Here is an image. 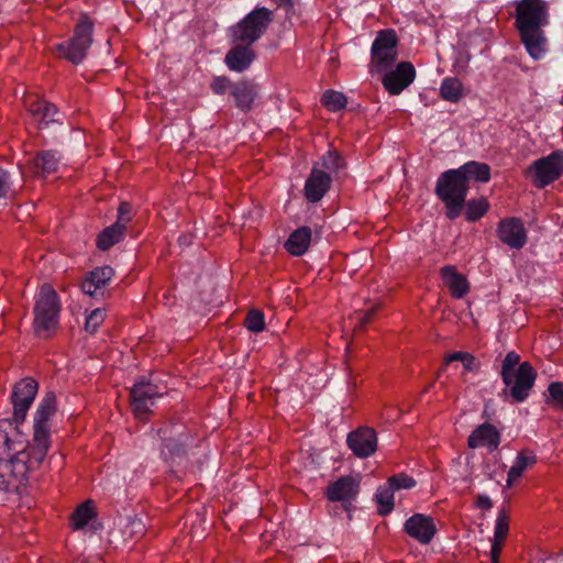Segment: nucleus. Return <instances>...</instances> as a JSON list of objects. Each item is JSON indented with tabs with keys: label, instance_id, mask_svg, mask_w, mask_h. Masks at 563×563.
<instances>
[{
	"label": "nucleus",
	"instance_id": "f257e3e1",
	"mask_svg": "<svg viewBox=\"0 0 563 563\" xmlns=\"http://www.w3.org/2000/svg\"><path fill=\"white\" fill-rule=\"evenodd\" d=\"M44 460L10 420H0V490L18 492Z\"/></svg>",
	"mask_w": 563,
	"mask_h": 563
},
{
	"label": "nucleus",
	"instance_id": "f03ea898",
	"mask_svg": "<svg viewBox=\"0 0 563 563\" xmlns=\"http://www.w3.org/2000/svg\"><path fill=\"white\" fill-rule=\"evenodd\" d=\"M515 8V26L521 43L533 59L542 58L548 46L543 27L549 24L550 19L547 1L517 0Z\"/></svg>",
	"mask_w": 563,
	"mask_h": 563
},
{
	"label": "nucleus",
	"instance_id": "7ed1b4c3",
	"mask_svg": "<svg viewBox=\"0 0 563 563\" xmlns=\"http://www.w3.org/2000/svg\"><path fill=\"white\" fill-rule=\"evenodd\" d=\"M60 310L62 305L58 294L52 285L43 284L35 295L33 308V328L36 336L47 339L56 332Z\"/></svg>",
	"mask_w": 563,
	"mask_h": 563
},
{
	"label": "nucleus",
	"instance_id": "20e7f679",
	"mask_svg": "<svg viewBox=\"0 0 563 563\" xmlns=\"http://www.w3.org/2000/svg\"><path fill=\"white\" fill-rule=\"evenodd\" d=\"M470 186L457 168L443 172L437 179L434 192L445 206V217L459 218L464 209Z\"/></svg>",
	"mask_w": 563,
	"mask_h": 563
},
{
	"label": "nucleus",
	"instance_id": "39448f33",
	"mask_svg": "<svg viewBox=\"0 0 563 563\" xmlns=\"http://www.w3.org/2000/svg\"><path fill=\"white\" fill-rule=\"evenodd\" d=\"M56 395L54 391H47L41 399L34 413L33 438L31 450H37V457H46L51 446V419L57 411Z\"/></svg>",
	"mask_w": 563,
	"mask_h": 563
},
{
	"label": "nucleus",
	"instance_id": "423d86ee",
	"mask_svg": "<svg viewBox=\"0 0 563 563\" xmlns=\"http://www.w3.org/2000/svg\"><path fill=\"white\" fill-rule=\"evenodd\" d=\"M95 23L87 13H80L74 29V35L68 41L55 45L60 57L74 65L80 64L87 56L92 44Z\"/></svg>",
	"mask_w": 563,
	"mask_h": 563
},
{
	"label": "nucleus",
	"instance_id": "0eeeda50",
	"mask_svg": "<svg viewBox=\"0 0 563 563\" xmlns=\"http://www.w3.org/2000/svg\"><path fill=\"white\" fill-rule=\"evenodd\" d=\"M273 21V11L267 8H255L241 21L229 29L231 43L253 45L258 41Z\"/></svg>",
	"mask_w": 563,
	"mask_h": 563
},
{
	"label": "nucleus",
	"instance_id": "6e6552de",
	"mask_svg": "<svg viewBox=\"0 0 563 563\" xmlns=\"http://www.w3.org/2000/svg\"><path fill=\"white\" fill-rule=\"evenodd\" d=\"M398 36L394 29L377 32L371 47V71L383 74L395 64L398 52Z\"/></svg>",
	"mask_w": 563,
	"mask_h": 563
},
{
	"label": "nucleus",
	"instance_id": "1a4fd4ad",
	"mask_svg": "<svg viewBox=\"0 0 563 563\" xmlns=\"http://www.w3.org/2000/svg\"><path fill=\"white\" fill-rule=\"evenodd\" d=\"M526 175L532 184L542 189L563 175V151H553L548 156L536 159L528 166Z\"/></svg>",
	"mask_w": 563,
	"mask_h": 563
},
{
	"label": "nucleus",
	"instance_id": "9d476101",
	"mask_svg": "<svg viewBox=\"0 0 563 563\" xmlns=\"http://www.w3.org/2000/svg\"><path fill=\"white\" fill-rule=\"evenodd\" d=\"M537 379V372L529 362H522L509 377L503 380L504 399L511 398L514 402H523L530 395Z\"/></svg>",
	"mask_w": 563,
	"mask_h": 563
},
{
	"label": "nucleus",
	"instance_id": "9b49d317",
	"mask_svg": "<svg viewBox=\"0 0 563 563\" xmlns=\"http://www.w3.org/2000/svg\"><path fill=\"white\" fill-rule=\"evenodd\" d=\"M166 393L167 386L157 384L152 378L136 382L130 391L131 406L134 415L139 419L145 418L150 413L151 407L155 404V400Z\"/></svg>",
	"mask_w": 563,
	"mask_h": 563
},
{
	"label": "nucleus",
	"instance_id": "f8f14e48",
	"mask_svg": "<svg viewBox=\"0 0 563 563\" xmlns=\"http://www.w3.org/2000/svg\"><path fill=\"white\" fill-rule=\"evenodd\" d=\"M38 384L31 377H25L14 384L11 394L13 417L9 419L18 430L25 420L27 411L37 394Z\"/></svg>",
	"mask_w": 563,
	"mask_h": 563
},
{
	"label": "nucleus",
	"instance_id": "ddd939ff",
	"mask_svg": "<svg viewBox=\"0 0 563 563\" xmlns=\"http://www.w3.org/2000/svg\"><path fill=\"white\" fill-rule=\"evenodd\" d=\"M499 241L512 250H521L527 244V230L520 218L501 219L496 229Z\"/></svg>",
	"mask_w": 563,
	"mask_h": 563
},
{
	"label": "nucleus",
	"instance_id": "4468645a",
	"mask_svg": "<svg viewBox=\"0 0 563 563\" xmlns=\"http://www.w3.org/2000/svg\"><path fill=\"white\" fill-rule=\"evenodd\" d=\"M382 84L393 96L401 93L416 78V69L410 62H400L395 69L383 73Z\"/></svg>",
	"mask_w": 563,
	"mask_h": 563
},
{
	"label": "nucleus",
	"instance_id": "2eb2a0df",
	"mask_svg": "<svg viewBox=\"0 0 563 563\" xmlns=\"http://www.w3.org/2000/svg\"><path fill=\"white\" fill-rule=\"evenodd\" d=\"M346 445L356 457L366 459L377 450V433L373 428L360 427L347 434Z\"/></svg>",
	"mask_w": 563,
	"mask_h": 563
},
{
	"label": "nucleus",
	"instance_id": "dca6fc26",
	"mask_svg": "<svg viewBox=\"0 0 563 563\" xmlns=\"http://www.w3.org/2000/svg\"><path fill=\"white\" fill-rule=\"evenodd\" d=\"M404 531L420 544H429L438 532L434 519L424 514H413L404 523Z\"/></svg>",
	"mask_w": 563,
	"mask_h": 563
},
{
	"label": "nucleus",
	"instance_id": "f3484780",
	"mask_svg": "<svg viewBox=\"0 0 563 563\" xmlns=\"http://www.w3.org/2000/svg\"><path fill=\"white\" fill-rule=\"evenodd\" d=\"M332 176L318 165L311 168L303 187V196L311 203L319 202L330 190Z\"/></svg>",
	"mask_w": 563,
	"mask_h": 563
},
{
	"label": "nucleus",
	"instance_id": "a211bd4d",
	"mask_svg": "<svg viewBox=\"0 0 563 563\" xmlns=\"http://www.w3.org/2000/svg\"><path fill=\"white\" fill-rule=\"evenodd\" d=\"M114 275L110 266H101L91 271L82 280L80 288L82 292L92 298H104L109 295L107 285L110 283Z\"/></svg>",
	"mask_w": 563,
	"mask_h": 563
},
{
	"label": "nucleus",
	"instance_id": "6ab92c4d",
	"mask_svg": "<svg viewBox=\"0 0 563 563\" xmlns=\"http://www.w3.org/2000/svg\"><path fill=\"white\" fill-rule=\"evenodd\" d=\"M232 44L233 46L225 54L224 63L230 70L243 73L255 60L256 53L251 45L243 43Z\"/></svg>",
	"mask_w": 563,
	"mask_h": 563
},
{
	"label": "nucleus",
	"instance_id": "aec40b11",
	"mask_svg": "<svg viewBox=\"0 0 563 563\" xmlns=\"http://www.w3.org/2000/svg\"><path fill=\"white\" fill-rule=\"evenodd\" d=\"M500 444V433L495 426L485 422L478 426L468 437L467 445L471 449L485 446L489 452L497 450Z\"/></svg>",
	"mask_w": 563,
	"mask_h": 563
},
{
	"label": "nucleus",
	"instance_id": "412c9836",
	"mask_svg": "<svg viewBox=\"0 0 563 563\" xmlns=\"http://www.w3.org/2000/svg\"><path fill=\"white\" fill-rule=\"evenodd\" d=\"M440 276L453 298L462 299L470 292V283L456 266L444 265L440 269Z\"/></svg>",
	"mask_w": 563,
	"mask_h": 563
},
{
	"label": "nucleus",
	"instance_id": "4be33fe9",
	"mask_svg": "<svg viewBox=\"0 0 563 563\" xmlns=\"http://www.w3.org/2000/svg\"><path fill=\"white\" fill-rule=\"evenodd\" d=\"M358 482L352 476H341L331 483L325 490V496L330 501H350L358 494Z\"/></svg>",
	"mask_w": 563,
	"mask_h": 563
},
{
	"label": "nucleus",
	"instance_id": "5701e85b",
	"mask_svg": "<svg viewBox=\"0 0 563 563\" xmlns=\"http://www.w3.org/2000/svg\"><path fill=\"white\" fill-rule=\"evenodd\" d=\"M98 517L95 503L91 499H87L81 503L70 516V526L74 530H82L91 523V528L97 530L93 526Z\"/></svg>",
	"mask_w": 563,
	"mask_h": 563
},
{
	"label": "nucleus",
	"instance_id": "b1692460",
	"mask_svg": "<svg viewBox=\"0 0 563 563\" xmlns=\"http://www.w3.org/2000/svg\"><path fill=\"white\" fill-rule=\"evenodd\" d=\"M231 96L234 98L235 106L243 112H249L257 97L256 85L250 80L235 82Z\"/></svg>",
	"mask_w": 563,
	"mask_h": 563
},
{
	"label": "nucleus",
	"instance_id": "393cba45",
	"mask_svg": "<svg viewBox=\"0 0 563 563\" xmlns=\"http://www.w3.org/2000/svg\"><path fill=\"white\" fill-rule=\"evenodd\" d=\"M311 235L312 231L309 227H300L290 233L284 247L290 255L301 256L309 249Z\"/></svg>",
	"mask_w": 563,
	"mask_h": 563
},
{
	"label": "nucleus",
	"instance_id": "a878e982",
	"mask_svg": "<svg viewBox=\"0 0 563 563\" xmlns=\"http://www.w3.org/2000/svg\"><path fill=\"white\" fill-rule=\"evenodd\" d=\"M29 111L37 122L40 129L58 121V119L55 118L58 113L57 107L46 100L37 99L32 101L29 104Z\"/></svg>",
	"mask_w": 563,
	"mask_h": 563
},
{
	"label": "nucleus",
	"instance_id": "bb28decb",
	"mask_svg": "<svg viewBox=\"0 0 563 563\" xmlns=\"http://www.w3.org/2000/svg\"><path fill=\"white\" fill-rule=\"evenodd\" d=\"M537 463V456L529 451H520L507 474V486L511 487L526 472Z\"/></svg>",
	"mask_w": 563,
	"mask_h": 563
},
{
	"label": "nucleus",
	"instance_id": "cd10ccee",
	"mask_svg": "<svg viewBox=\"0 0 563 563\" xmlns=\"http://www.w3.org/2000/svg\"><path fill=\"white\" fill-rule=\"evenodd\" d=\"M59 159L60 157L57 152L52 150L42 151L32 161L33 170L40 176L49 175L56 172Z\"/></svg>",
	"mask_w": 563,
	"mask_h": 563
},
{
	"label": "nucleus",
	"instance_id": "c85d7f7f",
	"mask_svg": "<svg viewBox=\"0 0 563 563\" xmlns=\"http://www.w3.org/2000/svg\"><path fill=\"white\" fill-rule=\"evenodd\" d=\"M457 170L465 179L466 185H468L471 179L479 183H488L490 179V167L486 163L467 162L459 167Z\"/></svg>",
	"mask_w": 563,
	"mask_h": 563
},
{
	"label": "nucleus",
	"instance_id": "c756f323",
	"mask_svg": "<svg viewBox=\"0 0 563 563\" xmlns=\"http://www.w3.org/2000/svg\"><path fill=\"white\" fill-rule=\"evenodd\" d=\"M125 229L115 223L111 224L102 230L98 235L96 241L97 247L102 251L111 249L113 245L122 241Z\"/></svg>",
	"mask_w": 563,
	"mask_h": 563
},
{
	"label": "nucleus",
	"instance_id": "7c9ffc66",
	"mask_svg": "<svg viewBox=\"0 0 563 563\" xmlns=\"http://www.w3.org/2000/svg\"><path fill=\"white\" fill-rule=\"evenodd\" d=\"M440 96L443 100L459 102L463 97V84L456 77H446L440 86Z\"/></svg>",
	"mask_w": 563,
	"mask_h": 563
},
{
	"label": "nucleus",
	"instance_id": "2f4dec72",
	"mask_svg": "<svg viewBox=\"0 0 563 563\" xmlns=\"http://www.w3.org/2000/svg\"><path fill=\"white\" fill-rule=\"evenodd\" d=\"M394 488L386 482L380 485L375 494V499L378 505L377 512L380 516L390 514L394 509Z\"/></svg>",
	"mask_w": 563,
	"mask_h": 563
},
{
	"label": "nucleus",
	"instance_id": "473e14b6",
	"mask_svg": "<svg viewBox=\"0 0 563 563\" xmlns=\"http://www.w3.org/2000/svg\"><path fill=\"white\" fill-rule=\"evenodd\" d=\"M465 219L468 222H476L482 219L489 210L490 205L485 197L465 201Z\"/></svg>",
	"mask_w": 563,
	"mask_h": 563
},
{
	"label": "nucleus",
	"instance_id": "72a5a7b5",
	"mask_svg": "<svg viewBox=\"0 0 563 563\" xmlns=\"http://www.w3.org/2000/svg\"><path fill=\"white\" fill-rule=\"evenodd\" d=\"M163 445L161 448V456L166 461H174L186 454V446L183 441L174 438H162Z\"/></svg>",
	"mask_w": 563,
	"mask_h": 563
},
{
	"label": "nucleus",
	"instance_id": "f704fd0d",
	"mask_svg": "<svg viewBox=\"0 0 563 563\" xmlns=\"http://www.w3.org/2000/svg\"><path fill=\"white\" fill-rule=\"evenodd\" d=\"M321 103L329 111L335 112L346 107L347 99L344 93L330 89L323 92Z\"/></svg>",
	"mask_w": 563,
	"mask_h": 563
},
{
	"label": "nucleus",
	"instance_id": "c9c22d12",
	"mask_svg": "<svg viewBox=\"0 0 563 563\" xmlns=\"http://www.w3.org/2000/svg\"><path fill=\"white\" fill-rule=\"evenodd\" d=\"M545 402L555 410L563 411V384L552 382L544 394Z\"/></svg>",
	"mask_w": 563,
	"mask_h": 563
},
{
	"label": "nucleus",
	"instance_id": "e433bc0d",
	"mask_svg": "<svg viewBox=\"0 0 563 563\" xmlns=\"http://www.w3.org/2000/svg\"><path fill=\"white\" fill-rule=\"evenodd\" d=\"M509 531V516L505 507L500 508L497 514L494 540L493 542L504 543Z\"/></svg>",
	"mask_w": 563,
	"mask_h": 563
},
{
	"label": "nucleus",
	"instance_id": "4c0bfd02",
	"mask_svg": "<svg viewBox=\"0 0 563 563\" xmlns=\"http://www.w3.org/2000/svg\"><path fill=\"white\" fill-rule=\"evenodd\" d=\"M320 168L325 170L327 173H336L344 166L343 158L340 156V154L336 151H328L320 161Z\"/></svg>",
	"mask_w": 563,
	"mask_h": 563
},
{
	"label": "nucleus",
	"instance_id": "58836bf2",
	"mask_svg": "<svg viewBox=\"0 0 563 563\" xmlns=\"http://www.w3.org/2000/svg\"><path fill=\"white\" fill-rule=\"evenodd\" d=\"M106 319V310L102 308L93 309L86 318L85 330L95 334Z\"/></svg>",
	"mask_w": 563,
	"mask_h": 563
},
{
	"label": "nucleus",
	"instance_id": "ea45409f",
	"mask_svg": "<svg viewBox=\"0 0 563 563\" xmlns=\"http://www.w3.org/2000/svg\"><path fill=\"white\" fill-rule=\"evenodd\" d=\"M245 328L251 332H262L265 328L264 313L260 310H251L244 320Z\"/></svg>",
	"mask_w": 563,
	"mask_h": 563
},
{
	"label": "nucleus",
	"instance_id": "a19ab883",
	"mask_svg": "<svg viewBox=\"0 0 563 563\" xmlns=\"http://www.w3.org/2000/svg\"><path fill=\"white\" fill-rule=\"evenodd\" d=\"M520 364V355L515 351L508 352L501 364V380L508 379L509 373L515 372Z\"/></svg>",
	"mask_w": 563,
	"mask_h": 563
},
{
	"label": "nucleus",
	"instance_id": "79ce46f5",
	"mask_svg": "<svg viewBox=\"0 0 563 563\" xmlns=\"http://www.w3.org/2000/svg\"><path fill=\"white\" fill-rule=\"evenodd\" d=\"M387 483L394 488V490L399 489H410L413 488L417 484L416 479L405 473H398L396 475L390 476L387 479Z\"/></svg>",
	"mask_w": 563,
	"mask_h": 563
},
{
	"label": "nucleus",
	"instance_id": "37998d69",
	"mask_svg": "<svg viewBox=\"0 0 563 563\" xmlns=\"http://www.w3.org/2000/svg\"><path fill=\"white\" fill-rule=\"evenodd\" d=\"M234 85L235 82L227 76H216L210 82V89L214 95L222 96L228 91L232 93Z\"/></svg>",
	"mask_w": 563,
	"mask_h": 563
},
{
	"label": "nucleus",
	"instance_id": "c03bdc74",
	"mask_svg": "<svg viewBox=\"0 0 563 563\" xmlns=\"http://www.w3.org/2000/svg\"><path fill=\"white\" fill-rule=\"evenodd\" d=\"M445 361H446V363H451L453 361H460L461 364H463V367L468 372H474V371H477V368H478L475 357L467 352H454V353L450 354L445 358Z\"/></svg>",
	"mask_w": 563,
	"mask_h": 563
},
{
	"label": "nucleus",
	"instance_id": "a18cd8bd",
	"mask_svg": "<svg viewBox=\"0 0 563 563\" xmlns=\"http://www.w3.org/2000/svg\"><path fill=\"white\" fill-rule=\"evenodd\" d=\"M132 221V206L129 202H121L118 208V219L114 222L126 230L128 223Z\"/></svg>",
	"mask_w": 563,
	"mask_h": 563
},
{
	"label": "nucleus",
	"instance_id": "49530a36",
	"mask_svg": "<svg viewBox=\"0 0 563 563\" xmlns=\"http://www.w3.org/2000/svg\"><path fill=\"white\" fill-rule=\"evenodd\" d=\"M374 313H375V308H372L371 310L365 311V312H361V311L357 312L356 313L357 324L355 327L358 329L365 328V325L373 320Z\"/></svg>",
	"mask_w": 563,
	"mask_h": 563
},
{
	"label": "nucleus",
	"instance_id": "de8ad7c7",
	"mask_svg": "<svg viewBox=\"0 0 563 563\" xmlns=\"http://www.w3.org/2000/svg\"><path fill=\"white\" fill-rule=\"evenodd\" d=\"M10 189L9 173L0 167V198L7 196Z\"/></svg>",
	"mask_w": 563,
	"mask_h": 563
},
{
	"label": "nucleus",
	"instance_id": "09e8293b",
	"mask_svg": "<svg viewBox=\"0 0 563 563\" xmlns=\"http://www.w3.org/2000/svg\"><path fill=\"white\" fill-rule=\"evenodd\" d=\"M475 505L477 508L483 509V510H488L493 507V503H492L490 498L486 495H478L476 497Z\"/></svg>",
	"mask_w": 563,
	"mask_h": 563
},
{
	"label": "nucleus",
	"instance_id": "8fccbe9b",
	"mask_svg": "<svg viewBox=\"0 0 563 563\" xmlns=\"http://www.w3.org/2000/svg\"><path fill=\"white\" fill-rule=\"evenodd\" d=\"M503 543L493 542L490 548V561L492 563H499V555L501 552Z\"/></svg>",
	"mask_w": 563,
	"mask_h": 563
},
{
	"label": "nucleus",
	"instance_id": "3c124183",
	"mask_svg": "<svg viewBox=\"0 0 563 563\" xmlns=\"http://www.w3.org/2000/svg\"><path fill=\"white\" fill-rule=\"evenodd\" d=\"M274 2L278 3L279 5H288V7H291L292 5V2L291 0H273Z\"/></svg>",
	"mask_w": 563,
	"mask_h": 563
}]
</instances>
